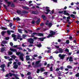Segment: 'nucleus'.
<instances>
[{
    "label": "nucleus",
    "instance_id": "1",
    "mask_svg": "<svg viewBox=\"0 0 79 79\" xmlns=\"http://www.w3.org/2000/svg\"><path fill=\"white\" fill-rule=\"evenodd\" d=\"M10 50L13 52H16V55H17L19 56V55H20V59L22 61H24V57H23V56H24V54H23L21 53L20 52H17L16 50L13 48H10Z\"/></svg>",
    "mask_w": 79,
    "mask_h": 79
},
{
    "label": "nucleus",
    "instance_id": "2",
    "mask_svg": "<svg viewBox=\"0 0 79 79\" xmlns=\"http://www.w3.org/2000/svg\"><path fill=\"white\" fill-rule=\"evenodd\" d=\"M50 33L51 34H49V35L47 36V38H50L51 37H54V35L56 33L55 32H53L52 31H50Z\"/></svg>",
    "mask_w": 79,
    "mask_h": 79
},
{
    "label": "nucleus",
    "instance_id": "3",
    "mask_svg": "<svg viewBox=\"0 0 79 79\" xmlns=\"http://www.w3.org/2000/svg\"><path fill=\"white\" fill-rule=\"evenodd\" d=\"M40 62V61H36L35 63V65L34 66V68H38V67L41 66L42 64H39Z\"/></svg>",
    "mask_w": 79,
    "mask_h": 79
},
{
    "label": "nucleus",
    "instance_id": "4",
    "mask_svg": "<svg viewBox=\"0 0 79 79\" xmlns=\"http://www.w3.org/2000/svg\"><path fill=\"white\" fill-rule=\"evenodd\" d=\"M17 12L19 15H24L25 13H29V12L24 10L22 11V12L20 10H17Z\"/></svg>",
    "mask_w": 79,
    "mask_h": 79
},
{
    "label": "nucleus",
    "instance_id": "5",
    "mask_svg": "<svg viewBox=\"0 0 79 79\" xmlns=\"http://www.w3.org/2000/svg\"><path fill=\"white\" fill-rule=\"evenodd\" d=\"M44 10H46L47 12H45V13L46 14V15H48V12L50 11V10L49 9H50V8L49 7H44Z\"/></svg>",
    "mask_w": 79,
    "mask_h": 79
},
{
    "label": "nucleus",
    "instance_id": "6",
    "mask_svg": "<svg viewBox=\"0 0 79 79\" xmlns=\"http://www.w3.org/2000/svg\"><path fill=\"white\" fill-rule=\"evenodd\" d=\"M27 41L31 44H34V40L32 38H30L27 39Z\"/></svg>",
    "mask_w": 79,
    "mask_h": 79
},
{
    "label": "nucleus",
    "instance_id": "7",
    "mask_svg": "<svg viewBox=\"0 0 79 79\" xmlns=\"http://www.w3.org/2000/svg\"><path fill=\"white\" fill-rule=\"evenodd\" d=\"M59 51L58 50H56V51L54 52V53H56V54H57V53H63V49L61 48H60L59 49Z\"/></svg>",
    "mask_w": 79,
    "mask_h": 79
},
{
    "label": "nucleus",
    "instance_id": "8",
    "mask_svg": "<svg viewBox=\"0 0 79 79\" xmlns=\"http://www.w3.org/2000/svg\"><path fill=\"white\" fill-rule=\"evenodd\" d=\"M66 55H61V54H59V57H60V59L61 60H63L64 58V56H65Z\"/></svg>",
    "mask_w": 79,
    "mask_h": 79
},
{
    "label": "nucleus",
    "instance_id": "9",
    "mask_svg": "<svg viewBox=\"0 0 79 79\" xmlns=\"http://www.w3.org/2000/svg\"><path fill=\"white\" fill-rule=\"evenodd\" d=\"M5 2L8 4L7 6H10L11 4V2H8L7 0H4Z\"/></svg>",
    "mask_w": 79,
    "mask_h": 79
},
{
    "label": "nucleus",
    "instance_id": "10",
    "mask_svg": "<svg viewBox=\"0 0 79 79\" xmlns=\"http://www.w3.org/2000/svg\"><path fill=\"white\" fill-rule=\"evenodd\" d=\"M12 37H14V40L15 41H16V40H17V39L16 37V35L13 34L12 35Z\"/></svg>",
    "mask_w": 79,
    "mask_h": 79
},
{
    "label": "nucleus",
    "instance_id": "11",
    "mask_svg": "<svg viewBox=\"0 0 79 79\" xmlns=\"http://www.w3.org/2000/svg\"><path fill=\"white\" fill-rule=\"evenodd\" d=\"M46 25H48L50 27L52 26V23H48V20L47 21V22L46 23Z\"/></svg>",
    "mask_w": 79,
    "mask_h": 79
},
{
    "label": "nucleus",
    "instance_id": "12",
    "mask_svg": "<svg viewBox=\"0 0 79 79\" xmlns=\"http://www.w3.org/2000/svg\"><path fill=\"white\" fill-rule=\"evenodd\" d=\"M64 14L65 15H67V16H69V14L68 13V11L67 10H64Z\"/></svg>",
    "mask_w": 79,
    "mask_h": 79
},
{
    "label": "nucleus",
    "instance_id": "13",
    "mask_svg": "<svg viewBox=\"0 0 79 79\" xmlns=\"http://www.w3.org/2000/svg\"><path fill=\"white\" fill-rule=\"evenodd\" d=\"M7 32L8 34V35H11V32H14V31H9V30H7Z\"/></svg>",
    "mask_w": 79,
    "mask_h": 79
},
{
    "label": "nucleus",
    "instance_id": "14",
    "mask_svg": "<svg viewBox=\"0 0 79 79\" xmlns=\"http://www.w3.org/2000/svg\"><path fill=\"white\" fill-rule=\"evenodd\" d=\"M17 39H19L20 40H23V38H21V36L20 35H18Z\"/></svg>",
    "mask_w": 79,
    "mask_h": 79
},
{
    "label": "nucleus",
    "instance_id": "15",
    "mask_svg": "<svg viewBox=\"0 0 79 79\" xmlns=\"http://www.w3.org/2000/svg\"><path fill=\"white\" fill-rule=\"evenodd\" d=\"M31 14H35V15H37L39 14V12L38 11H33L31 12Z\"/></svg>",
    "mask_w": 79,
    "mask_h": 79
},
{
    "label": "nucleus",
    "instance_id": "16",
    "mask_svg": "<svg viewBox=\"0 0 79 79\" xmlns=\"http://www.w3.org/2000/svg\"><path fill=\"white\" fill-rule=\"evenodd\" d=\"M6 31H2L1 32V34L3 36H4V35L6 34Z\"/></svg>",
    "mask_w": 79,
    "mask_h": 79
},
{
    "label": "nucleus",
    "instance_id": "17",
    "mask_svg": "<svg viewBox=\"0 0 79 79\" xmlns=\"http://www.w3.org/2000/svg\"><path fill=\"white\" fill-rule=\"evenodd\" d=\"M47 48H48V49L49 50L47 52L48 53H50L51 52L50 51H51V48L49 47H47Z\"/></svg>",
    "mask_w": 79,
    "mask_h": 79
},
{
    "label": "nucleus",
    "instance_id": "18",
    "mask_svg": "<svg viewBox=\"0 0 79 79\" xmlns=\"http://www.w3.org/2000/svg\"><path fill=\"white\" fill-rule=\"evenodd\" d=\"M26 60L27 61H29L30 60V58H29V56H26Z\"/></svg>",
    "mask_w": 79,
    "mask_h": 79
},
{
    "label": "nucleus",
    "instance_id": "19",
    "mask_svg": "<svg viewBox=\"0 0 79 79\" xmlns=\"http://www.w3.org/2000/svg\"><path fill=\"white\" fill-rule=\"evenodd\" d=\"M36 34H37V33H33L32 34L31 37H34V35H36Z\"/></svg>",
    "mask_w": 79,
    "mask_h": 79
},
{
    "label": "nucleus",
    "instance_id": "20",
    "mask_svg": "<svg viewBox=\"0 0 79 79\" xmlns=\"http://www.w3.org/2000/svg\"><path fill=\"white\" fill-rule=\"evenodd\" d=\"M37 35L38 36H44V35L42 33H38L37 34Z\"/></svg>",
    "mask_w": 79,
    "mask_h": 79
},
{
    "label": "nucleus",
    "instance_id": "21",
    "mask_svg": "<svg viewBox=\"0 0 79 79\" xmlns=\"http://www.w3.org/2000/svg\"><path fill=\"white\" fill-rule=\"evenodd\" d=\"M18 67V65H15L14 66L13 68L14 69H17Z\"/></svg>",
    "mask_w": 79,
    "mask_h": 79
},
{
    "label": "nucleus",
    "instance_id": "22",
    "mask_svg": "<svg viewBox=\"0 0 79 79\" xmlns=\"http://www.w3.org/2000/svg\"><path fill=\"white\" fill-rule=\"evenodd\" d=\"M18 31L19 32V33H20V34H22V31H23V30L21 29H18Z\"/></svg>",
    "mask_w": 79,
    "mask_h": 79
},
{
    "label": "nucleus",
    "instance_id": "23",
    "mask_svg": "<svg viewBox=\"0 0 79 79\" xmlns=\"http://www.w3.org/2000/svg\"><path fill=\"white\" fill-rule=\"evenodd\" d=\"M42 18H43L44 20H45V19H46V17H45V16L44 15H42Z\"/></svg>",
    "mask_w": 79,
    "mask_h": 79
},
{
    "label": "nucleus",
    "instance_id": "24",
    "mask_svg": "<svg viewBox=\"0 0 79 79\" xmlns=\"http://www.w3.org/2000/svg\"><path fill=\"white\" fill-rule=\"evenodd\" d=\"M46 39V37H45L44 38H40L39 39L40 40H41V41H44V39Z\"/></svg>",
    "mask_w": 79,
    "mask_h": 79
},
{
    "label": "nucleus",
    "instance_id": "25",
    "mask_svg": "<svg viewBox=\"0 0 79 79\" xmlns=\"http://www.w3.org/2000/svg\"><path fill=\"white\" fill-rule=\"evenodd\" d=\"M67 68H68L69 69H72L73 68L72 67V66H70V65H68L67 66Z\"/></svg>",
    "mask_w": 79,
    "mask_h": 79
},
{
    "label": "nucleus",
    "instance_id": "26",
    "mask_svg": "<svg viewBox=\"0 0 79 79\" xmlns=\"http://www.w3.org/2000/svg\"><path fill=\"white\" fill-rule=\"evenodd\" d=\"M40 19H39L36 22V24H39V23H40Z\"/></svg>",
    "mask_w": 79,
    "mask_h": 79
},
{
    "label": "nucleus",
    "instance_id": "27",
    "mask_svg": "<svg viewBox=\"0 0 79 79\" xmlns=\"http://www.w3.org/2000/svg\"><path fill=\"white\" fill-rule=\"evenodd\" d=\"M1 29H2V30H7V28H6L5 27H2Z\"/></svg>",
    "mask_w": 79,
    "mask_h": 79
},
{
    "label": "nucleus",
    "instance_id": "28",
    "mask_svg": "<svg viewBox=\"0 0 79 79\" xmlns=\"http://www.w3.org/2000/svg\"><path fill=\"white\" fill-rule=\"evenodd\" d=\"M1 68H4L5 67V64H2L0 66Z\"/></svg>",
    "mask_w": 79,
    "mask_h": 79
},
{
    "label": "nucleus",
    "instance_id": "29",
    "mask_svg": "<svg viewBox=\"0 0 79 79\" xmlns=\"http://www.w3.org/2000/svg\"><path fill=\"white\" fill-rule=\"evenodd\" d=\"M11 63H12V62L11 61H10L8 63V64H7L8 67H9V66H10V64H11Z\"/></svg>",
    "mask_w": 79,
    "mask_h": 79
},
{
    "label": "nucleus",
    "instance_id": "30",
    "mask_svg": "<svg viewBox=\"0 0 79 79\" xmlns=\"http://www.w3.org/2000/svg\"><path fill=\"white\" fill-rule=\"evenodd\" d=\"M5 50V48H2L1 49V51L2 52H3Z\"/></svg>",
    "mask_w": 79,
    "mask_h": 79
},
{
    "label": "nucleus",
    "instance_id": "31",
    "mask_svg": "<svg viewBox=\"0 0 79 79\" xmlns=\"http://www.w3.org/2000/svg\"><path fill=\"white\" fill-rule=\"evenodd\" d=\"M2 44H7V41H3L2 42Z\"/></svg>",
    "mask_w": 79,
    "mask_h": 79
},
{
    "label": "nucleus",
    "instance_id": "32",
    "mask_svg": "<svg viewBox=\"0 0 79 79\" xmlns=\"http://www.w3.org/2000/svg\"><path fill=\"white\" fill-rule=\"evenodd\" d=\"M69 61H73V57H70Z\"/></svg>",
    "mask_w": 79,
    "mask_h": 79
},
{
    "label": "nucleus",
    "instance_id": "33",
    "mask_svg": "<svg viewBox=\"0 0 79 79\" xmlns=\"http://www.w3.org/2000/svg\"><path fill=\"white\" fill-rule=\"evenodd\" d=\"M27 50H28V52H32V50L29 49V48H27Z\"/></svg>",
    "mask_w": 79,
    "mask_h": 79
},
{
    "label": "nucleus",
    "instance_id": "34",
    "mask_svg": "<svg viewBox=\"0 0 79 79\" xmlns=\"http://www.w3.org/2000/svg\"><path fill=\"white\" fill-rule=\"evenodd\" d=\"M23 9H25V10H28V9H29V8L27 6L23 7Z\"/></svg>",
    "mask_w": 79,
    "mask_h": 79
},
{
    "label": "nucleus",
    "instance_id": "35",
    "mask_svg": "<svg viewBox=\"0 0 79 79\" xmlns=\"http://www.w3.org/2000/svg\"><path fill=\"white\" fill-rule=\"evenodd\" d=\"M23 39H24V38H25L26 37H27V35H26L23 34Z\"/></svg>",
    "mask_w": 79,
    "mask_h": 79
},
{
    "label": "nucleus",
    "instance_id": "36",
    "mask_svg": "<svg viewBox=\"0 0 79 79\" xmlns=\"http://www.w3.org/2000/svg\"><path fill=\"white\" fill-rule=\"evenodd\" d=\"M4 58L5 59H10V57L4 56Z\"/></svg>",
    "mask_w": 79,
    "mask_h": 79
},
{
    "label": "nucleus",
    "instance_id": "37",
    "mask_svg": "<svg viewBox=\"0 0 79 79\" xmlns=\"http://www.w3.org/2000/svg\"><path fill=\"white\" fill-rule=\"evenodd\" d=\"M42 45H41V44L40 43L39 44L37 45V47H40Z\"/></svg>",
    "mask_w": 79,
    "mask_h": 79
},
{
    "label": "nucleus",
    "instance_id": "38",
    "mask_svg": "<svg viewBox=\"0 0 79 79\" xmlns=\"http://www.w3.org/2000/svg\"><path fill=\"white\" fill-rule=\"evenodd\" d=\"M53 13H54V10H53L50 12V14H51V15H52V14H53Z\"/></svg>",
    "mask_w": 79,
    "mask_h": 79
},
{
    "label": "nucleus",
    "instance_id": "39",
    "mask_svg": "<svg viewBox=\"0 0 79 79\" xmlns=\"http://www.w3.org/2000/svg\"><path fill=\"white\" fill-rule=\"evenodd\" d=\"M12 58H13V59H14V60H15L16 58V56H12Z\"/></svg>",
    "mask_w": 79,
    "mask_h": 79
},
{
    "label": "nucleus",
    "instance_id": "40",
    "mask_svg": "<svg viewBox=\"0 0 79 79\" xmlns=\"http://www.w3.org/2000/svg\"><path fill=\"white\" fill-rule=\"evenodd\" d=\"M8 53L9 55H12V54H13V52H12L11 51H9L8 52Z\"/></svg>",
    "mask_w": 79,
    "mask_h": 79
},
{
    "label": "nucleus",
    "instance_id": "41",
    "mask_svg": "<svg viewBox=\"0 0 79 79\" xmlns=\"http://www.w3.org/2000/svg\"><path fill=\"white\" fill-rule=\"evenodd\" d=\"M9 76L11 77L12 76H13V73H9Z\"/></svg>",
    "mask_w": 79,
    "mask_h": 79
},
{
    "label": "nucleus",
    "instance_id": "42",
    "mask_svg": "<svg viewBox=\"0 0 79 79\" xmlns=\"http://www.w3.org/2000/svg\"><path fill=\"white\" fill-rule=\"evenodd\" d=\"M71 17H72L73 18H75V16L73 14H72L71 15Z\"/></svg>",
    "mask_w": 79,
    "mask_h": 79
},
{
    "label": "nucleus",
    "instance_id": "43",
    "mask_svg": "<svg viewBox=\"0 0 79 79\" xmlns=\"http://www.w3.org/2000/svg\"><path fill=\"white\" fill-rule=\"evenodd\" d=\"M16 20L17 21H20V19H19V18L17 17L16 19Z\"/></svg>",
    "mask_w": 79,
    "mask_h": 79
},
{
    "label": "nucleus",
    "instance_id": "44",
    "mask_svg": "<svg viewBox=\"0 0 79 79\" xmlns=\"http://www.w3.org/2000/svg\"><path fill=\"white\" fill-rule=\"evenodd\" d=\"M33 56L34 57H37V56H38V55L37 54H34Z\"/></svg>",
    "mask_w": 79,
    "mask_h": 79
},
{
    "label": "nucleus",
    "instance_id": "45",
    "mask_svg": "<svg viewBox=\"0 0 79 79\" xmlns=\"http://www.w3.org/2000/svg\"><path fill=\"white\" fill-rule=\"evenodd\" d=\"M76 77H79V73H77L76 75Z\"/></svg>",
    "mask_w": 79,
    "mask_h": 79
},
{
    "label": "nucleus",
    "instance_id": "46",
    "mask_svg": "<svg viewBox=\"0 0 79 79\" xmlns=\"http://www.w3.org/2000/svg\"><path fill=\"white\" fill-rule=\"evenodd\" d=\"M3 6L4 7L6 8V9H7V6H6L5 4H3Z\"/></svg>",
    "mask_w": 79,
    "mask_h": 79
},
{
    "label": "nucleus",
    "instance_id": "47",
    "mask_svg": "<svg viewBox=\"0 0 79 79\" xmlns=\"http://www.w3.org/2000/svg\"><path fill=\"white\" fill-rule=\"evenodd\" d=\"M12 26H13L12 23H10L9 24V26H10V27H12Z\"/></svg>",
    "mask_w": 79,
    "mask_h": 79
},
{
    "label": "nucleus",
    "instance_id": "48",
    "mask_svg": "<svg viewBox=\"0 0 79 79\" xmlns=\"http://www.w3.org/2000/svg\"><path fill=\"white\" fill-rule=\"evenodd\" d=\"M11 7H15V5L13 4H12L11 5Z\"/></svg>",
    "mask_w": 79,
    "mask_h": 79
},
{
    "label": "nucleus",
    "instance_id": "49",
    "mask_svg": "<svg viewBox=\"0 0 79 79\" xmlns=\"http://www.w3.org/2000/svg\"><path fill=\"white\" fill-rule=\"evenodd\" d=\"M28 79H32V77H31V76H29L28 77Z\"/></svg>",
    "mask_w": 79,
    "mask_h": 79
},
{
    "label": "nucleus",
    "instance_id": "50",
    "mask_svg": "<svg viewBox=\"0 0 79 79\" xmlns=\"http://www.w3.org/2000/svg\"><path fill=\"white\" fill-rule=\"evenodd\" d=\"M18 76V75L16 76H15V77L16 78V79H19V77H17Z\"/></svg>",
    "mask_w": 79,
    "mask_h": 79
},
{
    "label": "nucleus",
    "instance_id": "51",
    "mask_svg": "<svg viewBox=\"0 0 79 79\" xmlns=\"http://www.w3.org/2000/svg\"><path fill=\"white\" fill-rule=\"evenodd\" d=\"M66 44H69V40H67L66 41Z\"/></svg>",
    "mask_w": 79,
    "mask_h": 79
},
{
    "label": "nucleus",
    "instance_id": "52",
    "mask_svg": "<svg viewBox=\"0 0 79 79\" xmlns=\"http://www.w3.org/2000/svg\"><path fill=\"white\" fill-rule=\"evenodd\" d=\"M40 71H45V70H44V68H42L40 69Z\"/></svg>",
    "mask_w": 79,
    "mask_h": 79
},
{
    "label": "nucleus",
    "instance_id": "53",
    "mask_svg": "<svg viewBox=\"0 0 79 79\" xmlns=\"http://www.w3.org/2000/svg\"><path fill=\"white\" fill-rule=\"evenodd\" d=\"M65 51L67 52H69V50L68 49H66L65 50Z\"/></svg>",
    "mask_w": 79,
    "mask_h": 79
},
{
    "label": "nucleus",
    "instance_id": "54",
    "mask_svg": "<svg viewBox=\"0 0 79 79\" xmlns=\"http://www.w3.org/2000/svg\"><path fill=\"white\" fill-rule=\"evenodd\" d=\"M1 71H3V72H4L5 71V69L3 68H2Z\"/></svg>",
    "mask_w": 79,
    "mask_h": 79
},
{
    "label": "nucleus",
    "instance_id": "55",
    "mask_svg": "<svg viewBox=\"0 0 79 79\" xmlns=\"http://www.w3.org/2000/svg\"><path fill=\"white\" fill-rule=\"evenodd\" d=\"M39 72H40V69H38L37 70V71L36 72V73H39Z\"/></svg>",
    "mask_w": 79,
    "mask_h": 79
},
{
    "label": "nucleus",
    "instance_id": "56",
    "mask_svg": "<svg viewBox=\"0 0 79 79\" xmlns=\"http://www.w3.org/2000/svg\"><path fill=\"white\" fill-rule=\"evenodd\" d=\"M10 45H11V46H13V43L12 42H10Z\"/></svg>",
    "mask_w": 79,
    "mask_h": 79
},
{
    "label": "nucleus",
    "instance_id": "57",
    "mask_svg": "<svg viewBox=\"0 0 79 79\" xmlns=\"http://www.w3.org/2000/svg\"><path fill=\"white\" fill-rule=\"evenodd\" d=\"M33 46V45L32 44H30L28 45V47H32Z\"/></svg>",
    "mask_w": 79,
    "mask_h": 79
},
{
    "label": "nucleus",
    "instance_id": "58",
    "mask_svg": "<svg viewBox=\"0 0 79 79\" xmlns=\"http://www.w3.org/2000/svg\"><path fill=\"white\" fill-rule=\"evenodd\" d=\"M18 48V49H19V50H23V49L21 48V47L18 48Z\"/></svg>",
    "mask_w": 79,
    "mask_h": 79
},
{
    "label": "nucleus",
    "instance_id": "59",
    "mask_svg": "<svg viewBox=\"0 0 79 79\" xmlns=\"http://www.w3.org/2000/svg\"><path fill=\"white\" fill-rule=\"evenodd\" d=\"M9 37H7L5 38V40H8V39H9Z\"/></svg>",
    "mask_w": 79,
    "mask_h": 79
},
{
    "label": "nucleus",
    "instance_id": "60",
    "mask_svg": "<svg viewBox=\"0 0 79 79\" xmlns=\"http://www.w3.org/2000/svg\"><path fill=\"white\" fill-rule=\"evenodd\" d=\"M65 71H68V70H69V69L68 68H65L64 69Z\"/></svg>",
    "mask_w": 79,
    "mask_h": 79
},
{
    "label": "nucleus",
    "instance_id": "61",
    "mask_svg": "<svg viewBox=\"0 0 79 79\" xmlns=\"http://www.w3.org/2000/svg\"><path fill=\"white\" fill-rule=\"evenodd\" d=\"M18 64V65H19V66H20V65H21V62H19L18 63H17Z\"/></svg>",
    "mask_w": 79,
    "mask_h": 79
},
{
    "label": "nucleus",
    "instance_id": "62",
    "mask_svg": "<svg viewBox=\"0 0 79 79\" xmlns=\"http://www.w3.org/2000/svg\"><path fill=\"white\" fill-rule=\"evenodd\" d=\"M44 25V23H42L40 25V26H43Z\"/></svg>",
    "mask_w": 79,
    "mask_h": 79
},
{
    "label": "nucleus",
    "instance_id": "63",
    "mask_svg": "<svg viewBox=\"0 0 79 79\" xmlns=\"http://www.w3.org/2000/svg\"><path fill=\"white\" fill-rule=\"evenodd\" d=\"M59 70H60L59 68H57L56 69V71H59Z\"/></svg>",
    "mask_w": 79,
    "mask_h": 79
},
{
    "label": "nucleus",
    "instance_id": "64",
    "mask_svg": "<svg viewBox=\"0 0 79 79\" xmlns=\"http://www.w3.org/2000/svg\"><path fill=\"white\" fill-rule=\"evenodd\" d=\"M31 74V72H28L27 73V75H30V74Z\"/></svg>",
    "mask_w": 79,
    "mask_h": 79
}]
</instances>
